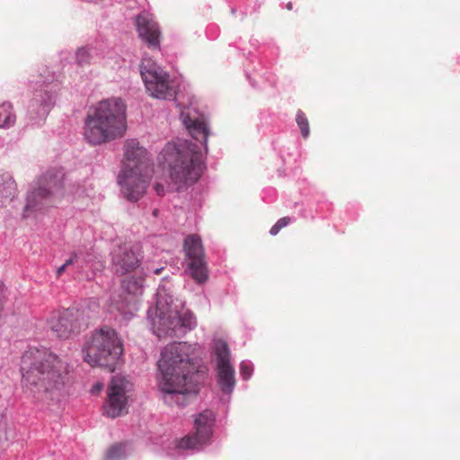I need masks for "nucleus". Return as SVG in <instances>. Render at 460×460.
Masks as SVG:
<instances>
[{
  "mask_svg": "<svg viewBox=\"0 0 460 460\" xmlns=\"http://www.w3.org/2000/svg\"><path fill=\"white\" fill-rule=\"evenodd\" d=\"M198 345L187 342L168 344L157 362L158 388L169 405L184 406L197 390V367L194 354Z\"/></svg>",
  "mask_w": 460,
  "mask_h": 460,
  "instance_id": "nucleus-1",
  "label": "nucleus"
},
{
  "mask_svg": "<svg viewBox=\"0 0 460 460\" xmlns=\"http://www.w3.org/2000/svg\"><path fill=\"white\" fill-rule=\"evenodd\" d=\"M21 372L23 387L36 394L59 389L65 383L68 365L46 348H30L22 357Z\"/></svg>",
  "mask_w": 460,
  "mask_h": 460,
  "instance_id": "nucleus-2",
  "label": "nucleus"
},
{
  "mask_svg": "<svg viewBox=\"0 0 460 460\" xmlns=\"http://www.w3.org/2000/svg\"><path fill=\"white\" fill-rule=\"evenodd\" d=\"M147 316L159 338L181 337L197 325L193 314L184 308L181 300H174L164 286L158 288L155 307L147 311Z\"/></svg>",
  "mask_w": 460,
  "mask_h": 460,
  "instance_id": "nucleus-3",
  "label": "nucleus"
},
{
  "mask_svg": "<svg viewBox=\"0 0 460 460\" xmlns=\"http://www.w3.org/2000/svg\"><path fill=\"white\" fill-rule=\"evenodd\" d=\"M126 131V104L119 98H110L98 102L85 119L84 137L92 145L122 137Z\"/></svg>",
  "mask_w": 460,
  "mask_h": 460,
  "instance_id": "nucleus-4",
  "label": "nucleus"
},
{
  "mask_svg": "<svg viewBox=\"0 0 460 460\" xmlns=\"http://www.w3.org/2000/svg\"><path fill=\"white\" fill-rule=\"evenodd\" d=\"M153 173L154 166L147 150L137 139H127L119 174V182L125 197L131 201L142 199Z\"/></svg>",
  "mask_w": 460,
  "mask_h": 460,
  "instance_id": "nucleus-5",
  "label": "nucleus"
},
{
  "mask_svg": "<svg viewBox=\"0 0 460 460\" xmlns=\"http://www.w3.org/2000/svg\"><path fill=\"white\" fill-rule=\"evenodd\" d=\"M160 155L168 168L170 179L179 186L193 185L205 170L199 147L188 140L167 143Z\"/></svg>",
  "mask_w": 460,
  "mask_h": 460,
  "instance_id": "nucleus-6",
  "label": "nucleus"
},
{
  "mask_svg": "<svg viewBox=\"0 0 460 460\" xmlns=\"http://www.w3.org/2000/svg\"><path fill=\"white\" fill-rule=\"evenodd\" d=\"M122 351V343L116 332L104 327L93 333L84 357L90 366L105 367L113 372Z\"/></svg>",
  "mask_w": 460,
  "mask_h": 460,
  "instance_id": "nucleus-7",
  "label": "nucleus"
},
{
  "mask_svg": "<svg viewBox=\"0 0 460 460\" xmlns=\"http://www.w3.org/2000/svg\"><path fill=\"white\" fill-rule=\"evenodd\" d=\"M87 325L80 309L69 308L53 312L47 320V327L59 339H69L77 335Z\"/></svg>",
  "mask_w": 460,
  "mask_h": 460,
  "instance_id": "nucleus-8",
  "label": "nucleus"
},
{
  "mask_svg": "<svg viewBox=\"0 0 460 460\" xmlns=\"http://www.w3.org/2000/svg\"><path fill=\"white\" fill-rule=\"evenodd\" d=\"M140 73L146 88L151 96L158 99L173 97L174 91L170 86L168 75L152 59H142Z\"/></svg>",
  "mask_w": 460,
  "mask_h": 460,
  "instance_id": "nucleus-9",
  "label": "nucleus"
},
{
  "mask_svg": "<svg viewBox=\"0 0 460 460\" xmlns=\"http://www.w3.org/2000/svg\"><path fill=\"white\" fill-rule=\"evenodd\" d=\"M183 251L188 272L197 283H205L208 274L201 238L197 234L188 235L184 240Z\"/></svg>",
  "mask_w": 460,
  "mask_h": 460,
  "instance_id": "nucleus-10",
  "label": "nucleus"
},
{
  "mask_svg": "<svg viewBox=\"0 0 460 460\" xmlns=\"http://www.w3.org/2000/svg\"><path fill=\"white\" fill-rule=\"evenodd\" d=\"M215 421L213 411L205 410L194 419V432L178 442L181 449L199 450L207 445L212 436V427Z\"/></svg>",
  "mask_w": 460,
  "mask_h": 460,
  "instance_id": "nucleus-11",
  "label": "nucleus"
},
{
  "mask_svg": "<svg viewBox=\"0 0 460 460\" xmlns=\"http://www.w3.org/2000/svg\"><path fill=\"white\" fill-rule=\"evenodd\" d=\"M131 384L123 376H114L108 390V398L104 404V413L108 417L116 418L128 411L127 393Z\"/></svg>",
  "mask_w": 460,
  "mask_h": 460,
  "instance_id": "nucleus-12",
  "label": "nucleus"
},
{
  "mask_svg": "<svg viewBox=\"0 0 460 460\" xmlns=\"http://www.w3.org/2000/svg\"><path fill=\"white\" fill-rule=\"evenodd\" d=\"M214 352L217 358L218 383L225 394L233 392L235 385L234 368L230 363V350L223 340L214 341Z\"/></svg>",
  "mask_w": 460,
  "mask_h": 460,
  "instance_id": "nucleus-13",
  "label": "nucleus"
},
{
  "mask_svg": "<svg viewBox=\"0 0 460 460\" xmlns=\"http://www.w3.org/2000/svg\"><path fill=\"white\" fill-rule=\"evenodd\" d=\"M65 181V173L62 169L49 171L41 175L31 188L27 201L49 199L54 190L60 192Z\"/></svg>",
  "mask_w": 460,
  "mask_h": 460,
  "instance_id": "nucleus-14",
  "label": "nucleus"
},
{
  "mask_svg": "<svg viewBox=\"0 0 460 460\" xmlns=\"http://www.w3.org/2000/svg\"><path fill=\"white\" fill-rule=\"evenodd\" d=\"M111 260L115 272L124 275L139 266L141 257L136 247L124 243L113 249Z\"/></svg>",
  "mask_w": 460,
  "mask_h": 460,
  "instance_id": "nucleus-15",
  "label": "nucleus"
},
{
  "mask_svg": "<svg viewBox=\"0 0 460 460\" xmlns=\"http://www.w3.org/2000/svg\"><path fill=\"white\" fill-rule=\"evenodd\" d=\"M139 37L150 47H159L160 30L158 24L147 13H140L136 21Z\"/></svg>",
  "mask_w": 460,
  "mask_h": 460,
  "instance_id": "nucleus-16",
  "label": "nucleus"
},
{
  "mask_svg": "<svg viewBox=\"0 0 460 460\" xmlns=\"http://www.w3.org/2000/svg\"><path fill=\"white\" fill-rule=\"evenodd\" d=\"M183 123L191 137L203 144L207 149V139L209 134V130L205 119L203 117L192 118L188 114L184 116Z\"/></svg>",
  "mask_w": 460,
  "mask_h": 460,
  "instance_id": "nucleus-17",
  "label": "nucleus"
},
{
  "mask_svg": "<svg viewBox=\"0 0 460 460\" xmlns=\"http://www.w3.org/2000/svg\"><path fill=\"white\" fill-rule=\"evenodd\" d=\"M16 116L9 102L0 104V128H10L15 123Z\"/></svg>",
  "mask_w": 460,
  "mask_h": 460,
  "instance_id": "nucleus-18",
  "label": "nucleus"
},
{
  "mask_svg": "<svg viewBox=\"0 0 460 460\" xmlns=\"http://www.w3.org/2000/svg\"><path fill=\"white\" fill-rule=\"evenodd\" d=\"M130 453L128 444H116L108 449L105 460H124Z\"/></svg>",
  "mask_w": 460,
  "mask_h": 460,
  "instance_id": "nucleus-19",
  "label": "nucleus"
},
{
  "mask_svg": "<svg viewBox=\"0 0 460 460\" xmlns=\"http://www.w3.org/2000/svg\"><path fill=\"white\" fill-rule=\"evenodd\" d=\"M122 286L128 293L138 296L141 295L143 291L144 279L142 277H129L123 280Z\"/></svg>",
  "mask_w": 460,
  "mask_h": 460,
  "instance_id": "nucleus-20",
  "label": "nucleus"
},
{
  "mask_svg": "<svg viewBox=\"0 0 460 460\" xmlns=\"http://www.w3.org/2000/svg\"><path fill=\"white\" fill-rule=\"evenodd\" d=\"M296 121L299 127L301 135L304 138H306L310 135V128L308 119L302 111H298L296 116Z\"/></svg>",
  "mask_w": 460,
  "mask_h": 460,
  "instance_id": "nucleus-21",
  "label": "nucleus"
},
{
  "mask_svg": "<svg viewBox=\"0 0 460 460\" xmlns=\"http://www.w3.org/2000/svg\"><path fill=\"white\" fill-rule=\"evenodd\" d=\"M64 265L68 269L69 267H73L76 270V271H80L83 270V264L80 261V257L77 253H73L64 263Z\"/></svg>",
  "mask_w": 460,
  "mask_h": 460,
  "instance_id": "nucleus-22",
  "label": "nucleus"
},
{
  "mask_svg": "<svg viewBox=\"0 0 460 460\" xmlns=\"http://www.w3.org/2000/svg\"><path fill=\"white\" fill-rule=\"evenodd\" d=\"M90 53L86 49H79L76 52V61L79 66H85L90 63Z\"/></svg>",
  "mask_w": 460,
  "mask_h": 460,
  "instance_id": "nucleus-23",
  "label": "nucleus"
},
{
  "mask_svg": "<svg viewBox=\"0 0 460 460\" xmlns=\"http://www.w3.org/2000/svg\"><path fill=\"white\" fill-rule=\"evenodd\" d=\"M290 221V217H284L279 219L277 223L270 228V234L271 235H276L280 231V229L288 226Z\"/></svg>",
  "mask_w": 460,
  "mask_h": 460,
  "instance_id": "nucleus-24",
  "label": "nucleus"
},
{
  "mask_svg": "<svg viewBox=\"0 0 460 460\" xmlns=\"http://www.w3.org/2000/svg\"><path fill=\"white\" fill-rule=\"evenodd\" d=\"M240 374L244 380L251 377L252 374V365L250 361H242L240 365Z\"/></svg>",
  "mask_w": 460,
  "mask_h": 460,
  "instance_id": "nucleus-25",
  "label": "nucleus"
},
{
  "mask_svg": "<svg viewBox=\"0 0 460 460\" xmlns=\"http://www.w3.org/2000/svg\"><path fill=\"white\" fill-rule=\"evenodd\" d=\"M6 440V422L4 417L0 414V443Z\"/></svg>",
  "mask_w": 460,
  "mask_h": 460,
  "instance_id": "nucleus-26",
  "label": "nucleus"
},
{
  "mask_svg": "<svg viewBox=\"0 0 460 460\" xmlns=\"http://www.w3.org/2000/svg\"><path fill=\"white\" fill-rule=\"evenodd\" d=\"M154 189H155V192L157 193L158 197H163L164 196V185L156 183L154 186Z\"/></svg>",
  "mask_w": 460,
  "mask_h": 460,
  "instance_id": "nucleus-27",
  "label": "nucleus"
},
{
  "mask_svg": "<svg viewBox=\"0 0 460 460\" xmlns=\"http://www.w3.org/2000/svg\"><path fill=\"white\" fill-rule=\"evenodd\" d=\"M35 204L36 203H27L25 205L24 209H23L24 210V213H23L24 217H29L28 212L34 208Z\"/></svg>",
  "mask_w": 460,
  "mask_h": 460,
  "instance_id": "nucleus-28",
  "label": "nucleus"
},
{
  "mask_svg": "<svg viewBox=\"0 0 460 460\" xmlns=\"http://www.w3.org/2000/svg\"><path fill=\"white\" fill-rule=\"evenodd\" d=\"M67 270V268L62 264L60 267L58 268L57 270V275L58 276H60L63 272H65L66 270Z\"/></svg>",
  "mask_w": 460,
  "mask_h": 460,
  "instance_id": "nucleus-29",
  "label": "nucleus"
},
{
  "mask_svg": "<svg viewBox=\"0 0 460 460\" xmlns=\"http://www.w3.org/2000/svg\"><path fill=\"white\" fill-rule=\"evenodd\" d=\"M164 270V268H163V267H161V268H157V269L153 270V272H154L155 274L158 275V274H160V273L162 272V270Z\"/></svg>",
  "mask_w": 460,
  "mask_h": 460,
  "instance_id": "nucleus-30",
  "label": "nucleus"
},
{
  "mask_svg": "<svg viewBox=\"0 0 460 460\" xmlns=\"http://www.w3.org/2000/svg\"><path fill=\"white\" fill-rule=\"evenodd\" d=\"M102 388V384L98 383V384H96L94 385V390H96V391H100Z\"/></svg>",
  "mask_w": 460,
  "mask_h": 460,
  "instance_id": "nucleus-31",
  "label": "nucleus"
},
{
  "mask_svg": "<svg viewBox=\"0 0 460 460\" xmlns=\"http://www.w3.org/2000/svg\"><path fill=\"white\" fill-rule=\"evenodd\" d=\"M286 7H287V9H288V10H289V11H290V10H292V9H293V4H292V3H291V2H288V3L287 4V6H286Z\"/></svg>",
  "mask_w": 460,
  "mask_h": 460,
  "instance_id": "nucleus-32",
  "label": "nucleus"
},
{
  "mask_svg": "<svg viewBox=\"0 0 460 460\" xmlns=\"http://www.w3.org/2000/svg\"><path fill=\"white\" fill-rule=\"evenodd\" d=\"M9 185H10V187H11L13 190H15L16 184H15V182H14L13 181H10V182H9Z\"/></svg>",
  "mask_w": 460,
  "mask_h": 460,
  "instance_id": "nucleus-33",
  "label": "nucleus"
},
{
  "mask_svg": "<svg viewBox=\"0 0 460 460\" xmlns=\"http://www.w3.org/2000/svg\"><path fill=\"white\" fill-rule=\"evenodd\" d=\"M157 213H158V211L156 209H155L153 212L154 216H155V217L157 216Z\"/></svg>",
  "mask_w": 460,
  "mask_h": 460,
  "instance_id": "nucleus-34",
  "label": "nucleus"
}]
</instances>
